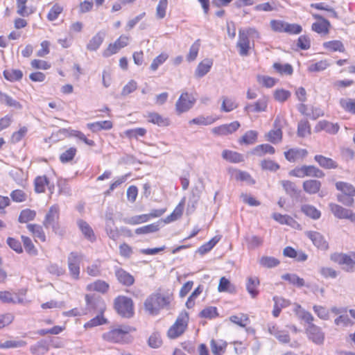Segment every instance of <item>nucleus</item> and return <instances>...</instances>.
Returning <instances> with one entry per match:
<instances>
[{
  "label": "nucleus",
  "mask_w": 355,
  "mask_h": 355,
  "mask_svg": "<svg viewBox=\"0 0 355 355\" xmlns=\"http://www.w3.org/2000/svg\"><path fill=\"white\" fill-rule=\"evenodd\" d=\"M112 125V123L110 121H97L87 124V127L94 132L101 130H110Z\"/></svg>",
  "instance_id": "ea45409f"
},
{
  "label": "nucleus",
  "mask_w": 355,
  "mask_h": 355,
  "mask_svg": "<svg viewBox=\"0 0 355 355\" xmlns=\"http://www.w3.org/2000/svg\"><path fill=\"white\" fill-rule=\"evenodd\" d=\"M212 64L213 61L211 59L203 60L198 64L196 69V76L199 78L203 77L210 71Z\"/></svg>",
  "instance_id": "c756f323"
},
{
  "label": "nucleus",
  "mask_w": 355,
  "mask_h": 355,
  "mask_svg": "<svg viewBox=\"0 0 355 355\" xmlns=\"http://www.w3.org/2000/svg\"><path fill=\"white\" fill-rule=\"evenodd\" d=\"M275 148L268 144L259 145L256 146L252 150V153L258 156H263L266 153L272 155L275 153Z\"/></svg>",
  "instance_id": "a18cd8bd"
},
{
  "label": "nucleus",
  "mask_w": 355,
  "mask_h": 355,
  "mask_svg": "<svg viewBox=\"0 0 355 355\" xmlns=\"http://www.w3.org/2000/svg\"><path fill=\"white\" fill-rule=\"evenodd\" d=\"M312 17L317 21L313 23L311 30L320 35H326L329 33L331 27L330 22L322 15L310 12Z\"/></svg>",
  "instance_id": "0eeeda50"
},
{
  "label": "nucleus",
  "mask_w": 355,
  "mask_h": 355,
  "mask_svg": "<svg viewBox=\"0 0 355 355\" xmlns=\"http://www.w3.org/2000/svg\"><path fill=\"white\" fill-rule=\"evenodd\" d=\"M301 211L306 216L313 220H318L321 216V211L318 210L315 207L311 205H303L301 207Z\"/></svg>",
  "instance_id": "72a5a7b5"
},
{
  "label": "nucleus",
  "mask_w": 355,
  "mask_h": 355,
  "mask_svg": "<svg viewBox=\"0 0 355 355\" xmlns=\"http://www.w3.org/2000/svg\"><path fill=\"white\" fill-rule=\"evenodd\" d=\"M339 103L345 111L355 114V99L343 98L340 99Z\"/></svg>",
  "instance_id": "09e8293b"
},
{
  "label": "nucleus",
  "mask_w": 355,
  "mask_h": 355,
  "mask_svg": "<svg viewBox=\"0 0 355 355\" xmlns=\"http://www.w3.org/2000/svg\"><path fill=\"white\" fill-rule=\"evenodd\" d=\"M311 134V127L307 120H301L297 126V135L304 137Z\"/></svg>",
  "instance_id": "5fc2aeb1"
},
{
  "label": "nucleus",
  "mask_w": 355,
  "mask_h": 355,
  "mask_svg": "<svg viewBox=\"0 0 355 355\" xmlns=\"http://www.w3.org/2000/svg\"><path fill=\"white\" fill-rule=\"evenodd\" d=\"M329 207L335 217L339 219H348L351 222L355 223V213H353L352 210L335 203H329Z\"/></svg>",
  "instance_id": "1a4fd4ad"
},
{
  "label": "nucleus",
  "mask_w": 355,
  "mask_h": 355,
  "mask_svg": "<svg viewBox=\"0 0 355 355\" xmlns=\"http://www.w3.org/2000/svg\"><path fill=\"white\" fill-rule=\"evenodd\" d=\"M168 6L167 0H159L158 5L156 8V16L157 18L161 19L165 17L166 8Z\"/></svg>",
  "instance_id": "774afa93"
},
{
  "label": "nucleus",
  "mask_w": 355,
  "mask_h": 355,
  "mask_svg": "<svg viewBox=\"0 0 355 355\" xmlns=\"http://www.w3.org/2000/svg\"><path fill=\"white\" fill-rule=\"evenodd\" d=\"M196 98L187 92L182 93L175 103V110L178 114L189 110L195 104Z\"/></svg>",
  "instance_id": "6e6552de"
},
{
  "label": "nucleus",
  "mask_w": 355,
  "mask_h": 355,
  "mask_svg": "<svg viewBox=\"0 0 355 355\" xmlns=\"http://www.w3.org/2000/svg\"><path fill=\"white\" fill-rule=\"evenodd\" d=\"M220 237L214 236L208 242L202 245L198 250L197 252L201 255H203L209 252L219 241Z\"/></svg>",
  "instance_id": "3c124183"
},
{
  "label": "nucleus",
  "mask_w": 355,
  "mask_h": 355,
  "mask_svg": "<svg viewBox=\"0 0 355 355\" xmlns=\"http://www.w3.org/2000/svg\"><path fill=\"white\" fill-rule=\"evenodd\" d=\"M148 117L149 122L160 126H166L169 124L168 119L164 118L156 112L149 113Z\"/></svg>",
  "instance_id": "de8ad7c7"
},
{
  "label": "nucleus",
  "mask_w": 355,
  "mask_h": 355,
  "mask_svg": "<svg viewBox=\"0 0 355 355\" xmlns=\"http://www.w3.org/2000/svg\"><path fill=\"white\" fill-rule=\"evenodd\" d=\"M240 127L238 121H233L228 124L221 125L212 129V132L218 135H227L234 132Z\"/></svg>",
  "instance_id": "dca6fc26"
},
{
  "label": "nucleus",
  "mask_w": 355,
  "mask_h": 355,
  "mask_svg": "<svg viewBox=\"0 0 355 355\" xmlns=\"http://www.w3.org/2000/svg\"><path fill=\"white\" fill-rule=\"evenodd\" d=\"M210 347L213 355H223L226 352L227 343L224 340L211 339Z\"/></svg>",
  "instance_id": "393cba45"
},
{
  "label": "nucleus",
  "mask_w": 355,
  "mask_h": 355,
  "mask_svg": "<svg viewBox=\"0 0 355 355\" xmlns=\"http://www.w3.org/2000/svg\"><path fill=\"white\" fill-rule=\"evenodd\" d=\"M282 279L288 281L291 284L297 287L305 286L304 280L295 274H285L282 275ZM306 286H309L306 285Z\"/></svg>",
  "instance_id": "49530a36"
},
{
  "label": "nucleus",
  "mask_w": 355,
  "mask_h": 355,
  "mask_svg": "<svg viewBox=\"0 0 355 355\" xmlns=\"http://www.w3.org/2000/svg\"><path fill=\"white\" fill-rule=\"evenodd\" d=\"M49 185V180L46 176H39L35 180V190L37 193H43L45 187Z\"/></svg>",
  "instance_id": "bf43d9fd"
},
{
  "label": "nucleus",
  "mask_w": 355,
  "mask_h": 355,
  "mask_svg": "<svg viewBox=\"0 0 355 355\" xmlns=\"http://www.w3.org/2000/svg\"><path fill=\"white\" fill-rule=\"evenodd\" d=\"M336 187L345 196L349 197L355 196V188L351 184L345 182H338L336 183Z\"/></svg>",
  "instance_id": "4c0bfd02"
},
{
  "label": "nucleus",
  "mask_w": 355,
  "mask_h": 355,
  "mask_svg": "<svg viewBox=\"0 0 355 355\" xmlns=\"http://www.w3.org/2000/svg\"><path fill=\"white\" fill-rule=\"evenodd\" d=\"M236 47L239 49V53L241 56H247L251 48L249 37L245 36V33L239 31V39L236 43Z\"/></svg>",
  "instance_id": "2eb2a0df"
},
{
  "label": "nucleus",
  "mask_w": 355,
  "mask_h": 355,
  "mask_svg": "<svg viewBox=\"0 0 355 355\" xmlns=\"http://www.w3.org/2000/svg\"><path fill=\"white\" fill-rule=\"evenodd\" d=\"M258 132L255 130L247 131L244 135L240 139V144L251 145L254 144L257 139Z\"/></svg>",
  "instance_id": "8fccbe9b"
},
{
  "label": "nucleus",
  "mask_w": 355,
  "mask_h": 355,
  "mask_svg": "<svg viewBox=\"0 0 355 355\" xmlns=\"http://www.w3.org/2000/svg\"><path fill=\"white\" fill-rule=\"evenodd\" d=\"M184 204L185 198H183L176 206L173 211L164 219V222L165 223H170L180 218L183 213Z\"/></svg>",
  "instance_id": "a878e982"
},
{
  "label": "nucleus",
  "mask_w": 355,
  "mask_h": 355,
  "mask_svg": "<svg viewBox=\"0 0 355 355\" xmlns=\"http://www.w3.org/2000/svg\"><path fill=\"white\" fill-rule=\"evenodd\" d=\"M3 76L9 81H17L22 78L23 73L19 69H8L3 71Z\"/></svg>",
  "instance_id": "603ef678"
},
{
  "label": "nucleus",
  "mask_w": 355,
  "mask_h": 355,
  "mask_svg": "<svg viewBox=\"0 0 355 355\" xmlns=\"http://www.w3.org/2000/svg\"><path fill=\"white\" fill-rule=\"evenodd\" d=\"M173 300L172 294H153L144 303L145 309L151 315H157L161 309L168 306Z\"/></svg>",
  "instance_id": "f03ea898"
},
{
  "label": "nucleus",
  "mask_w": 355,
  "mask_h": 355,
  "mask_svg": "<svg viewBox=\"0 0 355 355\" xmlns=\"http://www.w3.org/2000/svg\"><path fill=\"white\" fill-rule=\"evenodd\" d=\"M105 311V306L101 308V311L98 315L92 318L88 322L84 324V328L86 329H92L93 327L100 326L102 324H107L108 322L107 319L104 317V311Z\"/></svg>",
  "instance_id": "6ab92c4d"
},
{
  "label": "nucleus",
  "mask_w": 355,
  "mask_h": 355,
  "mask_svg": "<svg viewBox=\"0 0 355 355\" xmlns=\"http://www.w3.org/2000/svg\"><path fill=\"white\" fill-rule=\"evenodd\" d=\"M9 290H4L0 291V301L3 302H12L17 303L22 301V299L16 293L11 292Z\"/></svg>",
  "instance_id": "2f4dec72"
},
{
  "label": "nucleus",
  "mask_w": 355,
  "mask_h": 355,
  "mask_svg": "<svg viewBox=\"0 0 355 355\" xmlns=\"http://www.w3.org/2000/svg\"><path fill=\"white\" fill-rule=\"evenodd\" d=\"M329 66L327 60H320L315 63H312L308 67L309 72H319L324 71Z\"/></svg>",
  "instance_id": "e2e57ef3"
},
{
  "label": "nucleus",
  "mask_w": 355,
  "mask_h": 355,
  "mask_svg": "<svg viewBox=\"0 0 355 355\" xmlns=\"http://www.w3.org/2000/svg\"><path fill=\"white\" fill-rule=\"evenodd\" d=\"M231 322L241 327H246L250 323V318L248 314L241 313L239 315H234L229 318Z\"/></svg>",
  "instance_id": "f704fd0d"
},
{
  "label": "nucleus",
  "mask_w": 355,
  "mask_h": 355,
  "mask_svg": "<svg viewBox=\"0 0 355 355\" xmlns=\"http://www.w3.org/2000/svg\"><path fill=\"white\" fill-rule=\"evenodd\" d=\"M306 235L311 240L313 245L318 249L322 250H326L328 249V243L320 233L309 231L306 233Z\"/></svg>",
  "instance_id": "f3484780"
},
{
  "label": "nucleus",
  "mask_w": 355,
  "mask_h": 355,
  "mask_svg": "<svg viewBox=\"0 0 355 355\" xmlns=\"http://www.w3.org/2000/svg\"><path fill=\"white\" fill-rule=\"evenodd\" d=\"M105 37V33L102 31L98 32L92 38L89 40L87 44V50L90 51H96L101 44L103 43Z\"/></svg>",
  "instance_id": "bb28decb"
},
{
  "label": "nucleus",
  "mask_w": 355,
  "mask_h": 355,
  "mask_svg": "<svg viewBox=\"0 0 355 355\" xmlns=\"http://www.w3.org/2000/svg\"><path fill=\"white\" fill-rule=\"evenodd\" d=\"M321 182L317 180H307L303 182L302 187L304 191L310 194L317 193L321 188Z\"/></svg>",
  "instance_id": "b1692460"
},
{
  "label": "nucleus",
  "mask_w": 355,
  "mask_h": 355,
  "mask_svg": "<svg viewBox=\"0 0 355 355\" xmlns=\"http://www.w3.org/2000/svg\"><path fill=\"white\" fill-rule=\"evenodd\" d=\"M331 259L340 265H343V269L347 271H351L355 267V259L345 254H334L331 256Z\"/></svg>",
  "instance_id": "9b49d317"
},
{
  "label": "nucleus",
  "mask_w": 355,
  "mask_h": 355,
  "mask_svg": "<svg viewBox=\"0 0 355 355\" xmlns=\"http://www.w3.org/2000/svg\"><path fill=\"white\" fill-rule=\"evenodd\" d=\"M282 120L283 118L282 116H277L274 124L276 129L270 130L266 135L267 140L272 144H277L282 141V132L280 123Z\"/></svg>",
  "instance_id": "4468645a"
},
{
  "label": "nucleus",
  "mask_w": 355,
  "mask_h": 355,
  "mask_svg": "<svg viewBox=\"0 0 355 355\" xmlns=\"http://www.w3.org/2000/svg\"><path fill=\"white\" fill-rule=\"evenodd\" d=\"M25 345H26V342L24 340H6L4 343H0V349L17 348Z\"/></svg>",
  "instance_id": "69168bd1"
},
{
  "label": "nucleus",
  "mask_w": 355,
  "mask_h": 355,
  "mask_svg": "<svg viewBox=\"0 0 355 355\" xmlns=\"http://www.w3.org/2000/svg\"><path fill=\"white\" fill-rule=\"evenodd\" d=\"M30 349L33 355H42L47 352L49 347L44 342L42 341L32 345Z\"/></svg>",
  "instance_id": "052dcab7"
},
{
  "label": "nucleus",
  "mask_w": 355,
  "mask_h": 355,
  "mask_svg": "<svg viewBox=\"0 0 355 355\" xmlns=\"http://www.w3.org/2000/svg\"><path fill=\"white\" fill-rule=\"evenodd\" d=\"M59 219L60 207L58 205H53L49 208L42 224L46 229L51 227L55 234H62L59 224Z\"/></svg>",
  "instance_id": "39448f33"
},
{
  "label": "nucleus",
  "mask_w": 355,
  "mask_h": 355,
  "mask_svg": "<svg viewBox=\"0 0 355 355\" xmlns=\"http://www.w3.org/2000/svg\"><path fill=\"white\" fill-rule=\"evenodd\" d=\"M280 184L282 186L286 193L291 198H298L301 191L297 188L296 184L290 180H282Z\"/></svg>",
  "instance_id": "412c9836"
},
{
  "label": "nucleus",
  "mask_w": 355,
  "mask_h": 355,
  "mask_svg": "<svg viewBox=\"0 0 355 355\" xmlns=\"http://www.w3.org/2000/svg\"><path fill=\"white\" fill-rule=\"evenodd\" d=\"M136 331V328L127 324H119L110 327L102 336L103 342L111 344H128L133 337L132 333Z\"/></svg>",
  "instance_id": "f257e3e1"
},
{
  "label": "nucleus",
  "mask_w": 355,
  "mask_h": 355,
  "mask_svg": "<svg viewBox=\"0 0 355 355\" xmlns=\"http://www.w3.org/2000/svg\"><path fill=\"white\" fill-rule=\"evenodd\" d=\"M324 47L331 51L344 52L345 47L343 43L339 40H332L326 42L323 44Z\"/></svg>",
  "instance_id": "864d4df0"
},
{
  "label": "nucleus",
  "mask_w": 355,
  "mask_h": 355,
  "mask_svg": "<svg viewBox=\"0 0 355 355\" xmlns=\"http://www.w3.org/2000/svg\"><path fill=\"white\" fill-rule=\"evenodd\" d=\"M296 315L301 320L305 321L309 325L313 324V317L311 313L303 309L301 306L297 305L295 309Z\"/></svg>",
  "instance_id": "79ce46f5"
},
{
  "label": "nucleus",
  "mask_w": 355,
  "mask_h": 355,
  "mask_svg": "<svg viewBox=\"0 0 355 355\" xmlns=\"http://www.w3.org/2000/svg\"><path fill=\"white\" fill-rule=\"evenodd\" d=\"M307 154L308 152L306 150L297 148H291L284 153L286 159L291 162H294L298 159H302L305 157Z\"/></svg>",
  "instance_id": "5701e85b"
},
{
  "label": "nucleus",
  "mask_w": 355,
  "mask_h": 355,
  "mask_svg": "<svg viewBox=\"0 0 355 355\" xmlns=\"http://www.w3.org/2000/svg\"><path fill=\"white\" fill-rule=\"evenodd\" d=\"M259 263L265 268H274L279 264V261L272 257H262L259 260Z\"/></svg>",
  "instance_id": "680f3d73"
},
{
  "label": "nucleus",
  "mask_w": 355,
  "mask_h": 355,
  "mask_svg": "<svg viewBox=\"0 0 355 355\" xmlns=\"http://www.w3.org/2000/svg\"><path fill=\"white\" fill-rule=\"evenodd\" d=\"M245 241L248 248L250 250L257 248L261 246L263 243V238L255 235L245 236Z\"/></svg>",
  "instance_id": "37998d69"
},
{
  "label": "nucleus",
  "mask_w": 355,
  "mask_h": 355,
  "mask_svg": "<svg viewBox=\"0 0 355 355\" xmlns=\"http://www.w3.org/2000/svg\"><path fill=\"white\" fill-rule=\"evenodd\" d=\"M35 211L30 209H26L21 211L18 220L19 223H25L30 220H33L35 218Z\"/></svg>",
  "instance_id": "6e6d98bb"
},
{
  "label": "nucleus",
  "mask_w": 355,
  "mask_h": 355,
  "mask_svg": "<svg viewBox=\"0 0 355 355\" xmlns=\"http://www.w3.org/2000/svg\"><path fill=\"white\" fill-rule=\"evenodd\" d=\"M77 225L87 240L91 242H94L96 240V236L92 228L86 221L80 219L77 221Z\"/></svg>",
  "instance_id": "4be33fe9"
},
{
  "label": "nucleus",
  "mask_w": 355,
  "mask_h": 355,
  "mask_svg": "<svg viewBox=\"0 0 355 355\" xmlns=\"http://www.w3.org/2000/svg\"><path fill=\"white\" fill-rule=\"evenodd\" d=\"M232 176L236 180L245 182L249 185H253L255 184V180L252 178L250 173L246 171L234 170L232 172Z\"/></svg>",
  "instance_id": "473e14b6"
},
{
  "label": "nucleus",
  "mask_w": 355,
  "mask_h": 355,
  "mask_svg": "<svg viewBox=\"0 0 355 355\" xmlns=\"http://www.w3.org/2000/svg\"><path fill=\"white\" fill-rule=\"evenodd\" d=\"M218 316L219 313L216 306H206L199 313L200 318L207 320H213Z\"/></svg>",
  "instance_id": "e433bc0d"
},
{
  "label": "nucleus",
  "mask_w": 355,
  "mask_h": 355,
  "mask_svg": "<svg viewBox=\"0 0 355 355\" xmlns=\"http://www.w3.org/2000/svg\"><path fill=\"white\" fill-rule=\"evenodd\" d=\"M267 107V100L266 98H259L254 105L248 104L245 107V111L248 112H259L266 111Z\"/></svg>",
  "instance_id": "7c9ffc66"
},
{
  "label": "nucleus",
  "mask_w": 355,
  "mask_h": 355,
  "mask_svg": "<svg viewBox=\"0 0 355 355\" xmlns=\"http://www.w3.org/2000/svg\"><path fill=\"white\" fill-rule=\"evenodd\" d=\"M116 276L119 282L125 286H130L135 282L133 276L121 268L116 271Z\"/></svg>",
  "instance_id": "cd10ccee"
},
{
  "label": "nucleus",
  "mask_w": 355,
  "mask_h": 355,
  "mask_svg": "<svg viewBox=\"0 0 355 355\" xmlns=\"http://www.w3.org/2000/svg\"><path fill=\"white\" fill-rule=\"evenodd\" d=\"M21 240L26 252L31 255H36L37 250L35 248L31 239L28 236H21Z\"/></svg>",
  "instance_id": "0e129e2a"
},
{
  "label": "nucleus",
  "mask_w": 355,
  "mask_h": 355,
  "mask_svg": "<svg viewBox=\"0 0 355 355\" xmlns=\"http://www.w3.org/2000/svg\"><path fill=\"white\" fill-rule=\"evenodd\" d=\"M238 107L234 101L227 97H223V103L221 105V111L230 112Z\"/></svg>",
  "instance_id": "338daca9"
},
{
  "label": "nucleus",
  "mask_w": 355,
  "mask_h": 355,
  "mask_svg": "<svg viewBox=\"0 0 355 355\" xmlns=\"http://www.w3.org/2000/svg\"><path fill=\"white\" fill-rule=\"evenodd\" d=\"M160 229V222L154 223L149 224L135 230V234H147L154 233Z\"/></svg>",
  "instance_id": "a19ab883"
},
{
  "label": "nucleus",
  "mask_w": 355,
  "mask_h": 355,
  "mask_svg": "<svg viewBox=\"0 0 355 355\" xmlns=\"http://www.w3.org/2000/svg\"><path fill=\"white\" fill-rule=\"evenodd\" d=\"M63 7L58 3L54 4L47 14V19L50 21L56 20L62 12Z\"/></svg>",
  "instance_id": "13d9d810"
},
{
  "label": "nucleus",
  "mask_w": 355,
  "mask_h": 355,
  "mask_svg": "<svg viewBox=\"0 0 355 355\" xmlns=\"http://www.w3.org/2000/svg\"><path fill=\"white\" fill-rule=\"evenodd\" d=\"M0 103L13 107L16 110H21L22 108V105L19 102L1 92H0Z\"/></svg>",
  "instance_id": "c9c22d12"
},
{
  "label": "nucleus",
  "mask_w": 355,
  "mask_h": 355,
  "mask_svg": "<svg viewBox=\"0 0 355 355\" xmlns=\"http://www.w3.org/2000/svg\"><path fill=\"white\" fill-rule=\"evenodd\" d=\"M162 343V339L159 332L152 333L148 340V344L152 348L160 347Z\"/></svg>",
  "instance_id": "4d7b16f0"
},
{
  "label": "nucleus",
  "mask_w": 355,
  "mask_h": 355,
  "mask_svg": "<svg viewBox=\"0 0 355 355\" xmlns=\"http://www.w3.org/2000/svg\"><path fill=\"white\" fill-rule=\"evenodd\" d=\"M306 334L311 340L317 345H322L324 340V334L321 329L313 324L309 325Z\"/></svg>",
  "instance_id": "ddd939ff"
},
{
  "label": "nucleus",
  "mask_w": 355,
  "mask_h": 355,
  "mask_svg": "<svg viewBox=\"0 0 355 355\" xmlns=\"http://www.w3.org/2000/svg\"><path fill=\"white\" fill-rule=\"evenodd\" d=\"M130 37L126 35H121L114 43L110 44L104 51L105 57L110 56L116 53L121 49L126 46L129 43Z\"/></svg>",
  "instance_id": "9d476101"
},
{
  "label": "nucleus",
  "mask_w": 355,
  "mask_h": 355,
  "mask_svg": "<svg viewBox=\"0 0 355 355\" xmlns=\"http://www.w3.org/2000/svg\"><path fill=\"white\" fill-rule=\"evenodd\" d=\"M27 228L35 239H39L42 242L46 241V236L42 226L37 224H28Z\"/></svg>",
  "instance_id": "58836bf2"
},
{
  "label": "nucleus",
  "mask_w": 355,
  "mask_h": 355,
  "mask_svg": "<svg viewBox=\"0 0 355 355\" xmlns=\"http://www.w3.org/2000/svg\"><path fill=\"white\" fill-rule=\"evenodd\" d=\"M189 313L182 311L178 315L174 323L168 328L166 336L169 339H176L182 336L188 328Z\"/></svg>",
  "instance_id": "7ed1b4c3"
},
{
  "label": "nucleus",
  "mask_w": 355,
  "mask_h": 355,
  "mask_svg": "<svg viewBox=\"0 0 355 355\" xmlns=\"http://www.w3.org/2000/svg\"><path fill=\"white\" fill-rule=\"evenodd\" d=\"M223 159L233 163H239L243 161V155L239 153L229 150H225L222 153Z\"/></svg>",
  "instance_id": "c03bdc74"
},
{
  "label": "nucleus",
  "mask_w": 355,
  "mask_h": 355,
  "mask_svg": "<svg viewBox=\"0 0 355 355\" xmlns=\"http://www.w3.org/2000/svg\"><path fill=\"white\" fill-rule=\"evenodd\" d=\"M114 307L118 314L123 318H130L134 315L132 300L125 296H119L114 300Z\"/></svg>",
  "instance_id": "20e7f679"
},
{
  "label": "nucleus",
  "mask_w": 355,
  "mask_h": 355,
  "mask_svg": "<svg viewBox=\"0 0 355 355\" xmlns=\"http://www.w3.org/2000/svg\"><path fill=\"white\" fill-rule=\"evenodd\" d=\"M269 333L275 336L279 343L287 344L290 342L291 338L287 331L279 329L277 326H272L268 328Z\"/></svg>",
  "instance_id": "aec40b11"
},
{
  "label": "nucleus",
  "mask_w": 355,
  "mask_h": 355,
  "mask_svg": "<svg viewBox=\"0 0 355 355\" xmlns=\"http://www.w3.org/2000/svg\"><path fill=\"white\" fill-rule=\"evenodd\" d=\"M289 175L300 178L313 177L322 178L324 176V173L320 168L312 165H304L300 167H295L289 172Z\"/></svg>",
  "instance_id": "423d86ee"
},
{
  "label": "nucleus",
  "mask_w": 355,
  "mask_h": 355,
  "mask_svg": "<svg viewBox=\"0 0 355 355\" xmlns=\"http://www.w3.org/2000/svg\"><path fill=\"white\" fill-rule=\"evenodd\" d=\"M315 128L316 131L324 130L330 135H336L340 130V125L338 123L322 120L317 123Z\"/></svg>",
  "instance_id": "a211bd4d"
},
{
  "label": "nucleus",
  "mask_w": 355,
  "mask_h": 355,
  "mask_svg": "<svg viewBox=\"0 0 355 355\" xmlns=\"http://www.w3.org/2000/svg\"><path fill=\"white\" fill-rule=\"evenodd\" d=\"M314 159L321 167L326 169H333L338 167V164L334 160L321 155H315Z\"/></svg>",
  "instance_id": "c85d7f7f"
},
{
  "label": "nucleus",
  "mask_w": 355,
  "mask_h": 355,
  "mask_svg": "<svg viewBox=\"0 0 355 355\" xmlns=\"http://www.w3.org/2000/svg\"><path fill=\"white\" fill-rule=\"evenodd\" d=\"M80 257L77 252H72L68 257L69 273L73 279H78L80 274Z\"/></svg>",
  "instance_id": "f8f14e48"
}]
</instances>
